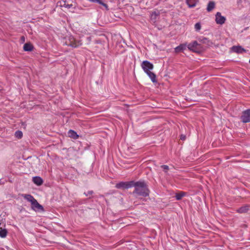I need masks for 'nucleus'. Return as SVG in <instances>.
I'll use <instances>...</instances> for the list:
<instances>
[{
    "mask_svg": "<svg viewBox=\"0 0 250 250\" xmlns=\"http://www.w3.org/2000/svg\"><path fill=\"white\" fill-rule=\"evenodd\" d=\"M133 187L135 188V189L133 192V194H135L138 196H148L149 190L145 182L140 181L134 182Z\"/></svg>",
    "mask_w": 250,
    "mask_h": 250,
    "instance_id": "f257e3e1",
    "label": "nucleus"
},
{
    "mask_svg": "<svg viewBox=\"0 0 250 250\" xmlns=\"http://www.w3.org/2000/svg\"><path fill=\"white\" fill-rule=\"evenodd\" d=\"M142 68L144 71L147 74L151 79V81L155 83L157 82L156 75L151 71L153 69L152 63H141Z\"/></svg>",
    "mask_w": 250,
    "mask_h": 250,
    "instance_id": "f03ea898",
    "label": "nucleus"
},
{
    "mask_svg": "<svg viewBox=\"0 0 250 250\" xmlns=\"http://www.w3.org/2000/svg\"><path fill=\"white\" fill-rule=\"evenodd\" d=\"M187 47L189 50L198 53L205 50V48L201 43H198L197 41L189 43Z\"/></svg>",
    "mask_w": 250,
    "mask_h": 250,
    "instance_id": "7ed1b4c3",
    "label": "nucleus"
},
{
    "mask_svg": "<svg viewBox=\"0 0 250 250\" xmlns=\"http://www.w3.org/2000/svg\"><path fill=\"white\" fill-rule=\"evenodd\" d=\"M65 43L67 45L71 46L73 47H77L82 44V42L80 41H77L72 36H69L66 38Z\"/></svg>",
    "mask_w": 250,
    "mask_h": 250,
    "instance_id": "20e7f679",
    "label": "nucleus"
},
{
    "mask_svg": "<svg viewBox=\"0 0 250 250\" xmlns=\"http://www.w3.org/2000/svg\"><path fill=\"white\" fill-rule=\"evenodd\" d=\"M134 184L133 181L120 182L116 185L117 188L127 189L133 187Z\"/></svg>",
    "mask_w": 250,
    "mask_h": 250,
    "instance_id": "39448f33",
    "label": "nucleus"
},
{
    "mask_svg": "<svg viewBox=\"0 0 250 250\" xmlns=\"http://www.w3.org/2000/svg\"><path fill=\"white\" fill-rule=\"evenodd\" d=\"M241 120L244 123L250 122V109H248L243 112Z\"/></svg>",
    "mask_w": 250,
    "mask_h": 250,
    "instance_id": "423d86ee",
    "label": "nucleus"
},
{
    "mask_svg": "<svg viewBox=\"0 0 250 250\" xmlns=\"http://www.w3.org/2000/svg\"><path fill=\"white\" fill-rule=\"evenodd\" d=\"M230 50L237 54H243L247 52V50L240 45H234L230 48Z\"/></svg>",
    "mask_w": 250,
    "mask_h": 250,
    "instance_id": "0eeeda50",
    "label": "nucleus"
},
{
    "mask_svg": "<svg viewBox=\"0 0 250 250\" xmlns=\"http://www.w3.org/2000/svg\"><path fill=\"white\" fill-rule=\"evenodd\" d=\"M215 21L217 24H223L226 21L225 17L222 16L220 12H217L216 14Z\"/></svg>",
    "mask_w": 250,
    "mask_h": 250,
    "instance_id": "6e6552de",
    "label": "nucleus"
},
{
    "mask_svg": "<svg viewBox=\"0 0 250 250\" xmlns=\"http://www.w3.org/2000/svg\"><path fill=\"white\" fill-rule=\"evenodd\" d=\"M31 204V208L34 210H43L42 207L39 204V203L37 202V200L34 199L32 202Z\"/></svg>",
    "mask_w": 250,
    "mask_h": 250,
    "instance_id": "1a4fd4ad",
    "label": "nucleus"
},
{
    "mask_svg": "<svg viewBox=\"0 0 250 250\" xmlns=\"http://www.w3.org/2000/svg\"><path fill=\"white\" fill-rule=\"evenodd\" d=\"M33 182L37 186H41L42 184L43 181L42 179L38 176L34 177L33 178Z\"/></svg>",
    "mask_w": 250,
    "mask_h": 250,
    "instance_id": "9d476101",
    "label": "nucleus"
},
{
    "mask_svg": "<svg viewBox=\"0 0 250 250\" xmlns=\"http://www.w3.org/2000/svg\"><path fill=\"white\" fill-rule=\"evenodd\" d=\"M186 48H187L186 44H181L175 48V51L176 53H179L180 52L185 50V49H186Z\"/></svg>",
    "mask_w": 250,
    "mask_h": 250,
    "instance_id": "9b49d317",
    "label": "nucleus"
},
{
    "mask_svg": "<svg viewBox=\"0 0 250 250\" xmlns=\"http://www.w3.org/2000/svg\"><path fill=\"white\" fill-rule=\"evenodd\" d=\"M33 49V46L30 43H26L23 45V50L25 51H31Z\"/></svg>",
    "mask_w": 250,
    "mask_h": 250,
    "instance_id": "f8f14e48",
    "label": "nucleus"
},
{
    "mask_svg": "<svg viewBox=\"0 0 250 250\" xmlns=\"http://www.w3.org/2000/svg\"><path fill=\"white\" fill-rule=\"evenodd\" d=\"M248 209H249V206L247 205H246V206H243V207L238 208L236 210V211L238 213H243L247 212L248 211Z\"/></svg>",
    "mask_w": 250,
    "mask_h": 250,
    "instance_id": "ddd939ff",
    "label": "nucleus"
},
{
    "mask_svg": "<svg viewBox=\"0 0 250 250\" xmlns=\"http://www.w3.org/2000/svg\"><path fill=\"white\" fill-rule=\"evenodd\" d=\"M198 0H186V2L189 7H194L196 6Z\"/></svg>",
    "mask_w": 250,
    "mask_h": 250,
    "instance_id": "4468645a",
    "label": "nucleus"
},
{
    "mask_svg": "<svg viewBox=\"0 0 250 250\" xmlns=\"http://www.w3.org/2000/svg\"><path fill=\"white\" fill-rule=\"evenodd\" d=\"M68 135L69 137L72 138L74 139H76L79 137L76 132L72 130H70L68 131Z\"/></svg>",
    "mask_w": 250,
    "mask_h": 250,
    "instance_id": "2eb2a0df",
    "label": "nucleus"
},
{
    "mask_svg": "<svg viewBox=\"0 0 250 250\" xmlns=\"http://www.w3.org/2000/svg\"><path fill=\"white\" fill-rule=\"evenodd\" d=\"M215 7V2L212 1H210L208 2L207 8V10L208 12L211 11Z\"/></svg>",
    "mask_w": 250,
    "mask_h": 250,
    "instance_id": "dca6fc26",
    "label": "nucleus"
},
{
    "mask_svg": "<svg viewBox=\"0 0 250 250\" xmlns=\"http://www.w3.org/2000/svg\"><path fill=\"white\" fill-rule=\"evenodd\" d=\"M22 197H23L25 200L28 201V202L31 203L32 201L35 199L34 197L30 194H22Z\"/></svg>",
    "mask_w": 250,
    "mask_h": 250,
    "instance_id": "f3484780",
    "label": "nucleus"
},
{
    "mask_svg": "<svg viewBox=\"0 0 250 250\" xmlns=\"http://www.w3.org/2000/svg\"><path fill=\"white\" fill-rule=\"evenodd\" d=\"M186 193L183 191H180L178 193H177L175 195V198L176 200H181L184 196L186 195Z\"/></svg>",
    "mask_w": 250,
    "mask_h": 250,
    "instance_id": "a211bd4d",
    "label": "nucleus"
},
{
    "mask_svg": "<svg viewBox=\"0 0 250 250\" xmlns=\"http://www.w3.org/2000/svg\"><path fill=\"white\" fill-rule=\"evenodd\" d=\"M201 42L203 44H205L208 46H211L212 45V42L208 40L206 38H204L201 40Z\"/></svg>",
    "mask_w": 250,
    "mask_h": 250,
    "instance_id": "6ab92c4d",
    "label": "nucleus"
},
{
    "mask_svg": "<svg viewBox=\"0 0 250 250\" xmlns=\"http://www.w3.org/2000/svg\"><path fill=\"white\" fill-rule=\"evenodd\" d=\"M7 234V231L5 229H0V237L1 238H5Z\"/></svg>",
    "mask_w": 250,
    "mask_h": 250,
    "instance_id": "aec40b11",
    "label": "nucleus"
},
{
    "mask_svg": "<svg viewBox=\"0 0 250 250\" xmlns=\"http://www.w3.org/2000/svg\"><path fill=\"white\" fill-rule=\"evenodd\" d=\"M15 136L19 139L21 138L22 136V132L21 131H17L15 132Z\"/></svg>",
    "mask_w": 250,
    "mask_h": 250,
    "instance_id": "412c9836",
    "label": "nucleus"
},
{
    "mask_svg": "<svg viewBox=\"0 0 250 250\" xmlns=\"http://www.w3.org/2000/svg\"><path fill=\"white\" fill-rule=\"evenodd\" d=\"M195 29L196 31H199L201 28V24L199 22L196 23L194 25Z\"/></svg>",
    "mask_w": 250,
    "mask_h": 250,
    "instance_id": "4be33fe9",
    "label": "nucleus"
},
{
    "mask_svg": "<svg viewBox=\"0 0 250 250\" xmlns=\"http://www.w3.org/2000/svg\"><path fill=\"white\" fill-rule=\"evenodd\" d=\"M64 7L67 8H70L73 6V5L72 4H66L65 2H64V4L63 5Z\"/></svg>",
    "mask_w": 250,
    "mask_h": 250,
    "instance_id": "5701e85b",
    "label": "nucleus"
},
{
    "mask_svg": "<svg viewBox=\"0 0 250 250\" xmlns=\"http://www.w3.org/2000/svg\"><path fill=\"white\" fill-rule=\"evenodd\" d=\"M100 3H99V4H101V5H103L104 7H105V8H106V9H108V5H107L106 4H105V3H104V2H102V0H100Z\"/></svg>",
    "mask_w": 250,
    "mask_h": 250,
    "instance_id": "b1692460",
    "label": "nucleus"
},
{
    "mask_svg": "<svg viewBox=\"0 0 250 250\" xmlns=\"http://www.w3.org/2000/svg\"><path fill=\"white\" fill-rule=\"evenodd\" d=\"M161 167L163 168L164 170L167 171L168 169V167L167 165H163Z\"/></svg>",
    "mask_w": 250,
    "mask_h": 250,
    "instance_id": "393cba45",
    "label": "nucleus"
},
{
    "mask_svg": "<svg viewBox=\"0 0 250 250\" xmlns=\"http://www.w3.org/2000/svg\"><path fill=\"white\" fill-rule=\"evenodd\" d=\"M92 193H93V191H89V192H88V194H92Z\"/></svg>",
    "mask_w": 250,
    "mask_h": 250,
    "instance_id": "a878e982",
    "label": "nucleus"
},
{
    "mask_svg": "<svg viewBox=\"0 0 250 250\" xmlns=\"http://www.w3.org/2000/svg\"><path fill=\"white\" fill-rule=\"evenodd\" d=\"M21 40L24 41V37L23 36H22L21 38Z\"/></svg>",
    "mask_w": 250,
    "mask_h": 250,
    "instance_id": "bb28decb",
    "label": "nucleus"
},
{
    "mask_svg": "<svg viewBox=\"0 0 250 250\" xmlns=\"http://www.w3.org/2000/svg\"><path fill=\"white\" fill-rule=\"evenodd\" d=\"M142 62H144V63H146V62H149L147 61H143Z\"/></svg>",
    "mask_w": 250,
    "mask_h": 250,
    "instance_id": "cd10ccee",
    "label": "nucleus"
},
{
    "mask_svg": "<svg viewBox=\"0 0 250 250\" xmlns=\"http://www.w3.org/2000/svg\"><path fill=\"white\" fill-rule=\"evenodd\" d=\"M249 62H250V61H249Z\"/></svg>",
    "mask_w": 250,
    "mask_h": 250,
    "instance_id": "c85d7f7f",
    "label": "nucleus"
}]
</instances>
